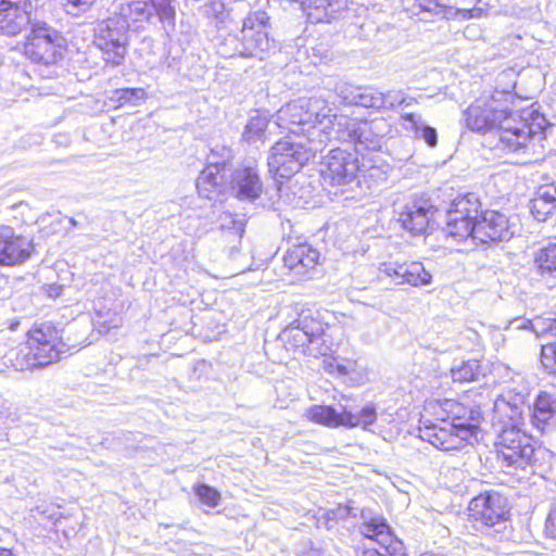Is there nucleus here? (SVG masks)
<instances>
[{
  "mask_svg": "<svg viewBox=\"0 0 556 556\" xmlns=\"http://www.w3.org/2000/svg\"><path fill=\"white\" fill-rule=\"evenodd\" d=\"M514 94L508 90H494L489 99H479L465 111L466 127L476 132L498 130V138L516 123L511 108ZM497 148L501 149L500 143Z\"/></svg>",
  "mask_w": 556,
  "mask_h": 556,
  "instance_id": "1",
  "label": "nucleus"
},
{
  "mask_svg": "<svg viewBox=\"0 0 556 556\" xmlns=\"http://www.w3.org/2000/svg\"><path fill=\"white\" fill-rule=\"evenodd\" d=\"M332 116L331 108L321 97L300 98L277 112V123L293 134H302L309 141L312 130L325 121L331 125Z\"/></svg>",
  "mask_w": 556,
  "mask_h": 556,
  "instance_id": "2",
  "label": "nucleus"
},
{
  "mask_svg": "<svg viewBox=\"0 0 556 556\" xmlns=\"http://www.w3.org/2000/svg\"><path fill=\"white\" fill-rule=\"evenodd\" d=\"M65 352V344L60 340L56 330L47 325L31 328L27 332L26 342L22 343L16 354V366L21 370L46 367L56 361Z\"/></svg>",
  "mask_w": 556,
  "mask_h": 556,
  "instance_id": "3",
  "label": "nucleus"
},
{
  "mask_svg": "<svg viewBox=\"0 0 556 556\" xmlns=\"http://www.w3.org/2000/svg\"><path fill=\"white\" fill-rule=\"evenodd\" d=\"M65 38L43 21L34 20L26 37L23 54L30 62L52 66L63 59Z\"/></svg>",
  "mask_w": 556,
  "mask_h": 556,
  "instance_id": "4",
  "label": "nucleus"
},
{
  "mask_svg": "<svg viewBox=\"0 0 556 556\" xmlns=\"http://www.w3.org/2000/svg\"><path fill=\"white\" fill-rule=\"evenodd\" d=\"M317 151L318 146L314 139H309L308 144L303 141L280 140L270 149L267 162L269 172L275 177L290 178L313 159Z\"/></svg>",
  "mask_w": 556,
  "mask_h": 556,
  "instance_id": "5",
  "label": "nucleus"
},
{
  "mask_svg": "<svg viewBox=\"0 0 556 556\" xmlns=\"http://www.w3.org/2000/svg\"><path fill=\"white\" fill-rule=\"evenodd\" d=\"M379 124L333 114L329 135L338 141L353 143L357 153L378 151L383 139L378 132Z\"/></svg>",
  "mask_w": 556,
  "mask_h": 556,
  "instance_id": "6",
  "label": "nucleus"
},
{
  "mask_svg": "<svg viewBox=\"0 0 556 556\" xmlns=\"http://www.w3.org/2000/svg\"><path fill=\"white\" fill-rule=\"evenodd\" d=\"M128 30L129 24L119 14L98 22L94 45L101 50L106 64L116 67L124 63L129 41Z\"/></svg>",
  "mask_w": 556,
  "mask_h": 556,
  "instance_id": "7",
  "label": "nucleus"
},
{
  "mask_svg": "<svg viewBox=\"0 0 556 556\" xmlns=\"http://www.w3.org/2000/svg\"><path fill=\"white\" fill-rule=\"evenodd\" d=\"M232 152L226 146H215L207 156V165L197 179L200 197L214 199L227 189L228 173L231 172Z\"/></svg>",
  "mask_w": 556,
  "mask_h": 556,
  "instance_id": "8",
  "label": "nucleus"
},
{
  "mask_svg": "<svg viewBox=\"0 0 556 556\" xmlns=\"http://www.w3.org/2000/svg\"><path fill=\"white\" fill-rule=\"evenodd\" d=\"M480 215L481 203L475 193L456 198L446 212L444 228L446 236L458 242L471 238Z\"/></svg>",
  "mask_w": 556,
  "mask_h": 556,
  "instance_id": "9",
  "label": "nucleus"
},
{
  "mask_svg": "<svg viewBox=\"0 0 556 556\" xmlns=\"http://www.w3.org/2000/svg\"><path fill=\"white\" fill-rule=\"evenodd\" d=\"M548 122L545 116L536 111L523 112L520 119L516 118L513 127L507 128L500 137V147L507 152L527 151L529 141L536 136L543 139V131Z\"/></svg>",
  "mask_w": 556,
  "mask_h": 556,
  "instance_id": "10",
  "label": "nucleus"
},
{
  "mask_svg": "<svg viewBox=\"0 0 556 556\" xmlns=\"http://www.w3.org/2000/svg\"><path fill=\"white\" fill-rule=\"evenodd\" d=\"M469 516L494 532L506 529L508 504L507 498L494 490L485 491L473 497L469 503Z\"/></svg>",
  "mask_w": 556,
  "mask_h": 556,
  "instance_id": "11",
  "label": "nucleus"
},
{
  "mask_svg": "<svg viewBox=\"0 0 556 556\" xmlns=\"http://www.w3.org/2000/svg\"><path fill=\"white\" fill-rule=\"evenodd\" d=\"M269 22V16L264 11H254L243 21L241 37V58L264 59L265 54L275 48L274 40L264 29Z\"/></svg>",
  "mask_w": 556,
  "mask_h": 556,
  "instance_id": "12",
  "label": "nucleus"
},
{
  "mask_svg": "<svg viewBox=\"0 0 556 556\" xmlns=\"http://www.w3.org/2000/svg\"><path fill=\"white\" fill-rule=\"evenodd\" d=\"M498 454L508 467L525 468L531 464L534 457V447L530 444L529 438L514 424L504 428L496 443Z\"/></svg>",
  "mask_w": 556,
  "mask_h": 556,
  "instance_id": "13",
  "label": "nucleus"
},
{
  "mask_svg": "<svg viewBox=\"0 0 556 556\" xmlns=\"http://www.w3.org/2000/svg\"><path fill=\"white\" fill-rule=\"evenodd\" d=\"M323 326L309 314L302 312L282 332L290 349L300 350L303 354L319 352L315 344L321 341Z\"/></svg>",
  "mask_w": 556,
  "mask_h": 556,
  "instance_id": "14",
  "label": "nucleus"
},
{
  "mask_svg": "<svg viewBox=\"0 0 556 556\" xmlns=\"http://www.w3.org/2000/svg\"><path fill=\"white\" fill-rule=\"evenodd\" d=\"M357 157L343 149H332L321 163L320 176L325 185L344 186L356 179Z\"/></svg>",
  "mask_w": 556,
  "mask_h": 556,
  "instance_id": "15",
  "label": "nucleus"
},
{
  "mask_svg": "<svg viewBox=\"0 0 556 556\" xmlns=\"http://www.w3.org/2000/svg\"><path fill=\"white\" fill-rule=\"evenodd\" d=\"M515 230L507 216L498 211H485L476 222L472 241L481 244L509 241Z\"/></svg>",
  "mask_w": 556,
  "mask_h": 556,
  "instance_id": "16",
  "label": "nucleus"
},
{
  "mask_svg": "<svg viewBox=\"0 0 556 556\" xmlns=\"http://www.w3.org/2000/svg\"><path fill=\"white\" fill-rule=\"evenodd\" d=\"M35 251L33 240L10 226L0 227V265L17 266L28 261Z\"/></svg>",
  "mask_w": 556,
  "mask_h": 556,
  "instance_id": "17",
  "label": "nucleus"
},
{
  "mask_svg": "<svg viewBox=\"0 0 556 556\" xmlns=\"http://www.w3.org/2000/svg\"><path fill=\"white\" fill-rule=\"evenodd\" d=\"M364 521L359 525V532L365 538L377 542L384 549L386 556H405L404 544L397 540L381 516H372L368 519L362 515Z\"/></svg>",
  "mask_w": 556,
  "mask_h": 556,
  "instance_id": "18",
  "label": "nucleus"
},
{
  "mask_svg": "<svg viewBox=\"0 0 556 556\" xmlns=\"http://www.w3.org/2000/svg\"><path fill=\"white\" fill-rule=\"evenodd\" d=\"M467 430L454 428L453 424L443 419L440 425L432 424L420 429V438L442 451L460 450L469 440Z\"/></svg>",
  "mask_w": 556,
  "mask_h": 556,
  "instance_id": "19",
  "label": "nucleus"
},
{
  "mask_svg": "<svg viewBox=\"0 0 556 556\" xmlns=\"http://www.w3.org/2000/svg\"><path fill=\"white\" fill-rule=\"evenodd\" d=\"M29 0H0V34L16 36L34 20L30 18L28 9Z\"/></svg>",
  "mask_w": 556,
  "mask_h": 556,
  "instance_id": "20",
  "label": "nucleus"
},
{
  "mask_svg": "<svg viewBox=\"0 0 556 556\" xmlns=\"http://www.w3.org/2000/svg\"><path fill=\"white\" fill-rule=\"evenodd\" d=\"M380 274L390 277L395 285H409L412 287L429 286L432 281V276L426 270L422 263H396L388 262L382 263L379 267Z\"/></svg>",
  "mask_w": 556,
  "mask_h": 556,
  "instance_id": "21",
  "label": "nucleus"
},
{
  "mask_svg": "<svg viewBox=\"0 0 556 556\" xmlns=\"http://www.w3.org/2000/svg\"><path fill=\"white\" fill-rule=\"evenodd\" d=\"M240 201L254 202L263 193L258 170L251 166L239 167L228 173L227 188Z\"/></svg>",
  "mask_w": 556,
  "mask_h": 556,
  "instance_id": "22",
  "label": "nucleus"
},
{
  "mask_svg": "<svg viewBox=\"0 0 556 556\" xmlns=\"http://www.w3.org/2000/svg\"><path fill=\"white\" fill-rule=\"evenodd\" d=\"M433 214L434 208L427 200H415L404 206L399 222L412 235L419 236L426 232Z\"/></svg>",
  "mask_w": 556,
  "mask_h": 556,
  "instance_id": "23",
  "label": "nucleus"
},
{
  "mask_svg": "<svg viewBox=\"0 0 556 556\" xmlns=\"http://www.w3.org/2000/svg\"><path fill=\"white\" fill-rule=\"evenodd\" d=\"M401 127L416 139H422L430 148L438 144V132L434 127L425 123L421 115L403 113L400 116Z\"/></svg>",
  "mask_w": 556,
  "mask_h": 556,
  "instance_id": "24",
  "label": "nucleus"
},
{
  "mask_svg": "<svg viewBox=\"0 0 556 556\" xmlns=\"http://www.w3.org/2000/svg\"><path fill=\"white\" fill-rule=\"evenodd\" d=\"M302 5L311 23H329L338 18L342 10L341 3L332 0H307Z\"/></svg>",
  "mask_w": 556,
  "mask_h": 556,
  "instance_id": "25",
  "label": "nucleus"
},
{
  "mask_svg": "<svg viewBox=\"0 0 556 556\" xmlns=\"http://www.w3.org/2000/svg\"><path fill=\"white\" fill-rule=\"evenodd\" d=\"M554 414H556V397L547 392H541L529 414L532 425L544 432Z\"/></svg>",
  "mask_w": 556,
  "mask_h": 556,
  "instance_id": "26",
  "label": "nucleus"
},
{
  "mask_svg": "<svg viewBox=\"0 0 556 556\" xmlns=\"http://www.w3.org/2000/svg\"><path fill=\"white\" fill-rule=\"evenodd\" d=\"M153 25L161 24L170 34L176 28L177 0H150Z\"/></svg>",
  "mask_w": 556,
  "mask_h": 556,
  "instance_id": "27",
  "label": "nucleus"
},
{
  "mask_svg": "<svg viewBox=\"0 0 556 556\" xmlns=\"http://www.w3.org/2000/svg\"><path fill=\"white\" fill-rule=\"evenodd\" d=\"M150 0H134L123 4L119 9V16L126 18L127 23L153 25Z\"/></svg>",
  "mask_w": 556,
  "mask_h": 556,
  "instance_id": "28",
  "label": "nucleus"
},
{
  "mask_svg": "<svg viewBox=\"0 0 556 556\" xmlns=\"http://www.w3.org/2000/svg\"><path fill=\"white\" fill-rule=\"evenodd\" d=\"M306 417L316 422L330 428L344 427V407L337 412L331 406L313 405L306 410Z\"/></svg>",
  "mask_w": 556,
  "mask_h": 556,
  "instance_id": "29",
  "label": "nucleus"
},
{
  "mask_svg": "<svg viewBox=\"0 0 556 556\" xmlns=\"http://www.w3.org/2000/svg\"><path fill=\"white\" fill-rule=\"evenodd\" d=\"M514 324L517 329H531L538 338H546L548 334L556 336V317L543 318L538 316L532 320L516 319Z\"/></svg>",
  "mask_w": 556,
  "mask_h": 556,
  "instance_id": "30",
  "label": "nucleus"
},
{
  "mask_svg": "<svg viewBox=\"0 0 556 556\" xmlns=\"http://www.w3.org/2000/svg\"><path fill=\"white\" fill-rule=\"evenodd\" d=\"M377 419L376 407L374 405H367L357 414H354L351 410H348L344 407V427L354 428L362 426L364 429H367L371 426Z\"/></svg>",
  "mask_w": 556,
  "mask_h": 556,
  "instance_id": "31",
  "label": "nucleus"
},
{
  "mask_svg": "<svg viewBox=\"0 0 556 556\" xmlns=\"http://www.w3.org/2000/svg\"><path fill=\"white\" fill-rule=\"evenodd\" d=\"M534 262L542 276L556 277V243L541 249Z\"/></svg>",
  "mask_w": 556,
  "mask_h": 556,
  "instance_id": "32",
  "label": "nucleus"
},
{
  "mask_svg": "<svg viewBox=\"0 0 556 556\" xmlns=\"http://www.w3.org/2000/svg\"><path fill=\"white\" fill-rule=\"evenodd\" d=\"M451 375L454 382H470L478 380L479 376L482 375L480 363L477 359L462 362L460 365L452 368Z\"/></svg>",
  "mask_w": 556,
  "mask_h": 556,
  "instance_id": "33",
  "label": "nucleus"
},
{
  "mask_svg": "<svg viewBox=\"0 0 556 556\" xmlns=\"http://www.w3.org/2000/svg\"><path fill=\"white\" fill-rule=\"evenodd\" d=\"M482 14L483 10L481 8L457 9L454 7H447L440 3V10L437 12L435 16L445 20H470L481 17Z\"/></svg>",
  "mask_w": 556,
  "mask_h": 556,
  "instance_id": "34",
  "label": "nucleus"
},
{
  "mask_svg": "<svg viewBox=\"0 0 556 556\" xmlns=\"http://www.w3.org/2000/svg\"><path fill=\"white\" fill-rule=\"evenodd\" d=\"M327 87L333 90L343 103L354 105L359 86H354L344 80H329Z\"/></svg>",
  "mask_w": 556,
  "mask_h": 556,
  "instance_id": "35",
  "label": "nucleus"
},
{
  "mask_svg": "<svg viewBox=\"0 0 556 556\" xmlns=\"http://www.w3.org/2000/svg\"><path fill=\"white\" fill-rule=\"evenodd\" d=\"M381 91L370 86H359L354 105L379 110Z\"/></svg>",
  "mask_w": 556,
  "mask_h": 556,
  "instance_id": "36",
  "label": "nucleus"
},
{
  "mask_svg": "<svg viewBox=\"0 0 556 556\" xmlns=\"http://www.w3.org/2000/svg\"><path fill=\"white\" fill-rule=\"evenodd\" d=\"M497 405H505L510 408L511 415L509 418L514 421V424H518L517 419L522 417L525 409H527L528 415L531 410L529 405H525V397L522 395L518 394L516 396H511L509 392L502 396V400L500 403H497Z\"/></svg>",
  "mask_w": 556,
  "mask_h": 556,
  "instance_id": "37",
  "label": "nucleus"
},
{
  "mask_svg": "<svg viewBox=\"0 0 556 556\" xmlns=\"http://www.w3.org/2000/svg\"><path fill=\"white\" fill-rule=\"evenodd\" d=\"M147 98V92L143 88H122L116 89L113 93V99L119 105L131 104L138 105Z\"/></svg>",
  "mask_w": 556,
  "mask_h": 556,
  "instance_id": "38",
  "label": "nucleus"
},
{
  "mask_svg": "<svg viewBox=\"0 0 556 556\" xmlns=\"http://www.w3.org/2000/svg\"><path fill=\"white\" fill-rule=\"evenodd\" d=\"M555 338V334H548L546 338ZM541 364L548 374L556 375V340L547 341L541 346Z\"/></svg>",
  "mask_w": 556,
  "mask_h": 556,
  "instance_id": "39",
  "label": "nucleus"
},
{
  "mask_svg": "<svg viewBox=\"0 0 556 556\" xmlns=\"http://www.w3.org/2000/svg\"><path fill=\"white\" fill-rule=\"evenodd\" d=\"M217 53L225 59L241 56V41L237 35H227L217 45Z\"/></svg>",
  "mask_w": 556,
  "mask_h": 556,
  "instance_id": "40",
  "label": "nucleus"
},
{
  "mask_svg": "<svg viewBox=\"0 0 556 556\" xmlns=\"http://www.w3.org/2000/svg\"><path fill=\"white\" fill-rule=\"evenodd\" d=\"M444 406V410L447 413V418L451 419L450 424H453L454 427L457 424H465L464 421L467 420L466 417L469 407L456 401H446Z\"/></svg>",
  "mask_w": 556,
  "mask_h": 556,
  "instance_id": "41",
  "label": "nucleus"
},
{
  "mask_svg": "<svg viewBox=\"0 0 556 556\" xmlns=\"http://www.w3.org/2000/svg\"><path fill=\"white\" fill-rule=\"evenodd\" d=\"M268 125V121L265 116L260 114L252 116L249 123L245 126L244 137L248 141L254 140L263 135L266 127Z\"/></svg>",
  "mask_w": 556,
  "mask_h": 556,
  "instance_id": "42",
  "label": "nucleus"
},
{
  "mask_svg": "<svg viewBox=\"0 0 556 556\" xmlns=\"http://www.w3.org/2000/svg\"><path fill=\"white\" fill-rule=\"evenodd\" d=\"M296 253L301 258V265L306 273L308 269H312L317 264L319 252L313 249L308 244H299L295 245Z\"/></svg>",
  "mask_w": 556,
  "mask_h": 556,
  "instance_id": "43",
  "label": "nucleus"
},
{
  "mask_svg": "<svg viewBox=\"0 0 556 556\" xmlns=\"http://www.w3.org/2000/svg\"><path fill=\"white\" fill-rule=\"evenodd\" d=\"M198 498L210 507H216L220 502V493L207 484H199L194 488Z\"/></svg>",
  "mask_w": 556,
  "mask_h": 556,
  "instance_id": "44",
  "label": "nucleus"
},
{
  "mask_svg": "<svg viewBox=\"0 0 556 556\" xmlns=\"http://www.w3.org/2000/svg\"><path fill=\"white\" fill-rule=\"evenodd\" d=\"M402 91L401 90H389L381 92V99L379 100V111H393L402 106Z\"/></svg>",
  "mask_w": 556,
  "mask_h": 556,
  "instance_id": "45",
  "label": "nucleus"
},
{
  "mask_svg": "<svg viewBox=\"0 0 556 556\" xmlns=\"http://www.w3.org/2000/svg\"><path fill=\"white\" fill-rule=\"evenodd\" d=\"M530 210L533 217L539 222H545L556 213V207L554 205L535 198L531 201Z\"/></svg>",
  "mask_w": 556,
  "mask_h": 556,
  "instance_id": "46",
  "label": "nucleus"
},
{
  "mask_svg": "<svg viewBox=\"0 0 556 556\" xmlns=\"http://www.w3.org/2000/svg\"><path fill=\"white\" fill-rule=\"evenodd\" d=\"M220 227L231 231L230 233L235 235L239 241L244 232V223L241 219L233 218L229 213L220 215Z\"/></svg>",
  "mask_w": 556,
  "mask_h": 556,
  "instance_id": "47",
  "label": "nucleus"
},
{
  "mask_svg": "<svg viewBox=\"0 0 556 556\" xmlns=\"http://www.w3.org/2000/svg\"><path fill=\"white\" fill-rule=\"evenodd\" d=\"M466 418L467 420L464 421L465 424H457L455 427L460 428L462 430H467V438L469 439L482 419L479 407H469Z\"/></svg>",
  "mask_w": 556,
  "mask_h": 556,
  "instance_id": "48",
  "label": "nucleus"
},
{
  "mask_svg": "<svg viewBox=\"0 0 556 556\" xmlns=\"http://www.w3.org/2000/svg\"><path fill=\"white\" fill-rule=\"evenodd\" d=\"M285 266L290 270L294 271L296 275H304V268L301 265V258L296 253L295 247L289 249L283 256Z\"/></svg>",
  "mask_w": 556,
  "mask_h": 556,
  "instance_id": "49",
  "label": "nucleus"
},
{
  "mask_svg": "<svg viewBox=\"0 0 556 556\" xmlns=\"http://www.w3.org/2000/svg\"><path fill=\"white\" fill-rule=\"evenodd\" d=\"M535 199L551 203L556 207V184H546L538 188Z\"/></svg>",
  "mask_w": 556,
  "mask_h": 556,
  "instance_id": "50",
  "label": "nucleus"
},
{
  "mask_svg": "<svg viewBox=\"0 0 556 556\" xmlns=\"http://www.w3.org/2000/svg\"><path fill=\"white\" fill-rule=\"evenodd\" d=\"M96 0H66V11L70 14L78 15L86 12Z\"/></svg>",
  "mask_w": 556,
  "mask_h": 556,
  "instance_id": "51",
  "label": "nucleus"
},
{
  "mask_svg": "<svg viewBox=\"0 0 556 556\" xmlns=\"http://www.w3.org/2000/svg\"><path fill=\"white\" fill-rule=\"evenodd\" d=\"M414 5L419 9V12L429 13L433 16L440 10L439 0H415Z\"/></svg>",
  "mask_w": 556,
  "mask_h": 556,
  "instance_id": "52",
  "label": "nucleus"
},
{
  "mask_svg": "<svg viewBox=\"0 0 556 556\" xmlns=\"http://www.w3.org/2000/svg\"><path fill=\"white\" fill-rule=\"evenodd\" d=\"M545 532L549 538L556 539V502L551 507L546 518Z\"/></svg>",
  "mask_w": 556,
  "mask_h": 556,
  "instance_id": "53",
  "label": "nucleus"
},
{
  "mask_svg": "<svg viewBox=\"0 0 556 556\" xmlns=\"http://www.w3.org/2000/svg\"><path fill=\"white\" fill-rule=\"evenodd\" d=\"M63 292V287L60 285H50L47 288V293L50 298L56 299L59 298Z\"/></svg>",
  "mask_w": 556,
  "mask_h": 556,
  "instance_id": "54",
  "label": "nucleus"
},
{
  "mask_svg": "<svg viewBox=\"0 0 556 556\" xmlns=\"http://www.w3.org/2000/svg\"><path fill=\"white\" fill-rule=\"evenodd\" d=\"M357 556H386L384 554L378 552L375 548H358L357 549Z\"/></svg>",
  "mask_w": 556,
  "mask_h": 556,
  "instance_id": "55",
  "label": "nucleus"
},
{
  "mask_svg": "<svg viewBox=\"0 0 556 556\" xmlns=\"http://www.w3.org/2000/svg\"><path fill=\"white\" fill-rule=\"evenodd\" d=\"M402 99H403L402 100V106L408 108V106H412V105L417 103V99L416 98H414L412 96H408V94L404 93L403 91H402Z\"/></svg>",
  "mask_w": 556,
  "mask_h": 556,
  "instance_id": "56",
  "label": "nucleus"
},
{
  "mask_svg": "<svg viewBox=\"0 0 556 556\" xmlns=\"http://www.w3.org/2000/svg\"><path fill=\"white\" fill-rule=\"evenodd\" d=\"M337 515L342 518L348 517L350 515V508L348 506L339 507Z\"/></svg>",
  "mask_w": 556,
  "mask_h": 556,
  "instance_id": "57",
  "label": "nucleus"
},
{
  "mask_svg": "<svg viewBox=\"0 0 556 556\" xmlns=\"http://www.w3.org/2000/svg\"><path fill=\"white\" fill-rule=\"evenodd\" d=\"M0 556H14V555L9 549L0 548Z\"/></svg>",
  "mask_w": 556,
  "mask_h": 556,
  "instance_id": "58",
  "label": "nucleus"
},
{
  "mask_svg": "<svg viewBox=\"0 0 556 556\" xmlns=\"http://www.w3.org/2000/svg\"><path fill=\"white\" fill-rule=\"evenodd\" d=\"M70 223L73 226H77V222L73 217L70 218Z\"/></svg>",
  "mask_w": 556,
  "mask_h": 556,
  "instance_id": "59",
  "label": "nucleus"
},
{
  "mask_svg": "<svg viewBox=\"0 0 556 556\" xmlns=\"http://www.w3.org/2000/svg\"><path fill=\"white\" fill-rule=\"evenodd\" d=\"M18 325V321H15L11 325V329H15V327Z\"/></svg>",
  "mask_w": 556,
  "mask_h": 556,
  "instance_id": "60",
  "label": "nucleus"
},
{
  "mask_svg": "<svg viewBox=\"0 0 556 556\" xmlns=\"http://www.w3.org/2000/svg\"><path fill=\"white\" fill-rule=\"evenodd\" d=\"M421 556H434V555H433V554H431V553H425V554H422Z\"/></svg>",
  "mask_w": 556,
  "mask_h": 556,
  "instance_id": "61",
  "label": "nucleus"
},
{
  "mask_svg": "<svg viewBox=\"0 0 556 556\" xmlns=\"http://www.w3.org/2000/svg\"><path fill=\"white\" fill-rule=\"evenodd\" d=\"M326 128H327V126L324 127L323 129H320L319 132H324Z\"/></svg>",
  "mask_w": 556,
  "mask_h": 556,
  "instance_id": "62",
  "label": "nucleus"
}]
</instances>
